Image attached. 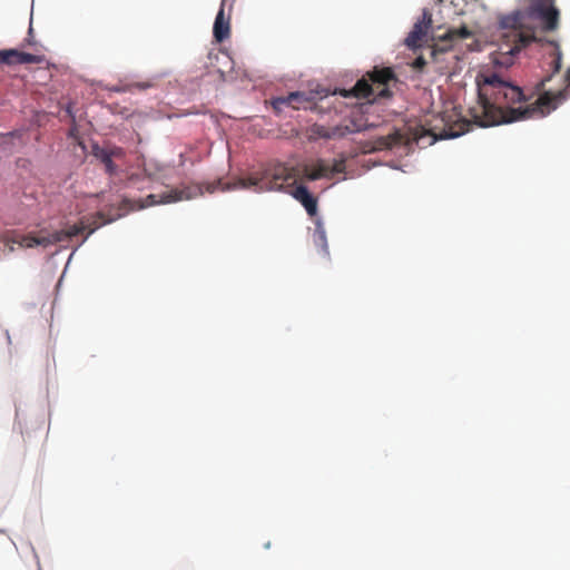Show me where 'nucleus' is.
I'll list each match as a JSON object with an SVG mask.
<instances>
[{"instance_id": "obj_1", "label": "nucleus", "mask_w": 570, "mask_h": 570, "mask_svg": "<svg viewBox=\"0 0 570 570\" xmlns=\"http://www.w3.org/2000/svg\"><path fill=\"white\" fill-rule=\"evenodd\" d=\"M478 105L485 118L503 115L502 108L497 100L503 99L512 104L527 102V96L519 85L509 79H503L498 72L490 75L478 73L475 77Z\"/></svg>"}, {"instance_id": "obj_2", "label": "nucleus", "mask_w": 570, "mask_h": 570, "mask_svg": "<svg viewBox=\"0 0 570 570\" xmlns=\"http://www.w3.org/2000/svg\"><path fill=\"white\" fill-rule=\"evenodd\" d=\"M557 12L554 8L549 11L542 10L541 0H530V4L524 9H514L509 13L502 14L498 22V28L505 30L512 29L521 22L523 18L541 21V29L547 32L556 30Z\"/></svg>"}, {"instance_id": "obj_3", "label": "nucleus", "mask_w": 570, "mask_h": 570, "mask_svg": "<svg viewBox=\"0 0 570 570\" xmlns=\"http://www.w3.org/2000/svg\"><path fill=\"white\" fill-rule=\"evenodd\" d=\"M507 111L509 112L508 117H502V115H500L492 118H487L488 120H481L479 119V115L473 110L472 118L476 127L487 129L492 127L511 125L521 120H527L531 118L534 114H537V107H533V105L524 107L510 106L507 108Z\"/></svg>"}, {"instance_id": "obj_4", "label": "nucleus", "mask_w": 570, "mask_h": 570, "mask_svg": "<svg viewBox=\"0 0 570 570\" xmlns=\"http://www.w3.org/2000/svg\"><path fill=\"white\" fill-rule=\"evenodd\" d=\"M46 57L43 55H33L21 51L17 48H8L0 50V63L6 66L41 63Z\"/></svg>"}, {"instance_id": "obj_5", "label": "nucleus", "mask_w": 570, "mask_h": 570, "mask_svg": "<svg viewBox=\"0 0 570 570\" xmlns=\"http://www.w3.org/2000/svg\"><path fill=\"white\" fill-rule=\"evenodd\" d=\"M293 199L298 202L309 217H318V198L305 184H298L289 191Z\"/></svg>"}, {"instance_id": "obj_6", "label": "nucleus", "mask_w": 570, "mask_h": 570, "mask_svg": "<svg viewBox=\"0 0 570 570\" xmlns=\"http://www.w3.org/2000/svg\"><path fill=\"white\" fill-rule=\"evenodd\" d=\"M230 37L229 17H226L224 10V1L215 17L213 24V38L217 43H223Z\"/></svg>"}, {"instance_id": "obj_7", "label": "nucleus", "mask_w": 570, "mask_h": 570, "mask_svg": "<svg viewBox=\"0 0 570 570\" xmlns=\"http://www.w3.org/2000/svg\"><path fill=\"white\" fill-rule=\"evenodd\" d=\"M316 95H318V91L316 90H309L308 92L299 90L291 91L286 96L274 97L272 99V107L276 112H281L284 104H287L288 101H313L316 98Z\"/></svg>"}, {"instance_id": "obj_8", "label": "nucleus", "mask_w": 570, "mask_h": 570, "mask_svg": "<svg viewBox=\"0 0 570 570\" xmlns=\"http://www.w3.org/2000/svg\"><path fill=\"white\" fill-rule=\"evenodd\" d=\"M313 243H314L315 247L317 248V252L320 255H322L325 258H330V249H328L326 229L324 226L323 218L320 216L315 219Z\"/></svg>"}, {"instance_id": "obj_9", "label": "nucleus", "mask_w": 570, "mask_h": 570, "mask_svg": "<svg viewBox=\"0 0 570 570\" xmlns=\"http://www.w3.org/2000/svg\"><path fill=\"white\" fill-rule=\"evenodd\" d=\"M313 134L323 139H340L352 134V131L350 126L336 125L334 127H325L324 125H315Z\"/></svg>"}, {"instance_id": "obj_10", "label": "nucleus", "mask_w": 570, "mask_h": 570, "mask_svg": "<svg viewBox=\"0 0 570 570\" xmlns=\"http://www.w3.org/2000/svg\"><path fill=\"white\" fill-rule=\"evenodd\" d=\"M462 122L465 125L464 129H461V130L443 129L439 134H431L429 130H425L423 136L424 135L431 136L430 146H433L439 141L451 140V139H456V138L463 137L464 135H466L470 131L471 124L466 119H463V118H462Z\"/></svg>"}, {"instance_id": "obj_11", "label": "nucleus", "mask_w": 570, "mask_h": 570, "mask_svg": "<svg viewBox=\"0 0 570 570\" xmlns=\"http://www.w3.org/2000/svg\"><path fill=\"white\" fill-rule=\"evenodd\" d=\"M91 153L96 159L102 163L106 167V171L110 175L117 171V166L112 161V153L106 148L99 146L97 141L91 142Z\"/></svg>"}, {"instance_id": "obj_12", "label": "nucleus", "mask_w": 570, "mask_h": 570, "mask_svg": "<svg viewBox=\"0 0 570 570\" xmlns=\"http://www.w3.org/2000/svg\"><path fill=\"white\" fill-rule=\"evenodd\" d=\"M347 92L345 98L355 97V98H366L367 101L372 99L374 95L373 87L363 78L358 79L355 85L348 90H344Z\"/></svg>"}, {"instance_id": "obj_13", "label": "nucleus", "mask_w": 570, "mask_h": 570, "mask_svg": "<svg viewBox=\"0 0 570 570\" xmlns=\"http://www.w3.org/2000/svg\"><path fill=\"white\" fill-rule=\"evenodd\" d=\"M532 105L537 107V112H540L542 117H546L558 108V102L554 101L553 94L550 90L541 95Z\"/></svg>"}, {"instance_id": "obj_14", "label": "nucleus", "mask_w": 570, "mask_h": 570, "mask_svg": "<svg viewBox=\"0 0 570 570\" xmlns=\"http://www.w3.org/2000/svg\"><path fill=\"white\" fill-rule=\"evenodd\" d=\"M431 26H432V16H431L430 11L426 8H424L422 11V18L417 19L414 22L411 30L414 31L415 33L420 35L421 37H425L428 35Z\"/></svg>"}, {"instance_id": "obj_15", "label": "nucleus", "mask_w": 570, "mask_h": 570, "mask_svg": "<svg viewBox=\"0 0 570 570\" xmlns=\"http://www.w3.org/2000/svg\"><path fill=\"white\" fill-rule=\"evenodd\" d=\"M305 175L308 180L315 181L323 177L328 178L326 173V164L323 160H318L316 164L306 167Z\"/></svg>"}, {"instance_id": "obj_16", "label": "nucleus", "mask_w": 570, "mask_h": 570, "mask_svg": "<svg viewBox=\"0 0 570 570\" xmlns=\"http://www.w3.org/2000/svg\"><path fill=\"white\" fill-rule=\"evenodd\" d=\"M183 200V191L178 188H173L159 195L158 203L160 205L174 204Z\"/></svg>"}, {"instance_id": "obj_17", "label": "nucleus", "mask_w": 570, "mask_h": 570, "mask_svg": "<svg viewBox=\"0 0 570 570\" xmlns=\"http://www.w3.org/2000/svg\"><path fill=\"white\" fill-rule=\"evenodd\" d=\"M19 245L23 246V247H28V248L36 247V246L47 247V246H49V240L46 239V237H36L32 235H27L21 238V240L19 242Z\"/></svg>"}, {"instance_id": "obj_18", "label": "nucleus", "mask_w": 570, "mask_h": 570, "mask_svg": "<svg viewBox=\"0 0 570 570\" xmlns=\"http://www.w3.org/2000/svg\"><path fill=\"white\" fill-rule=\"evenodd\" d=\"M423 37L415 33L414 31H410L407 36L405 37L403 43L410 49L411 51H417L422 48V45L419 42Z\"/></svg>"}, {"instance_id": "obj_19", "label": "nucleus", "mask_w": 570, "mask_h": 570, "mask_svg": "<svg viewBox=\"0 0 570 570\" xmlns=\"http://www.w3.org/2000/svg\"><path fill=\"white\" fill-rule=\"evenodd\" d=\"M180 190L183 191V199L186 200H191L203 195V188L200 185L187 186Z\"/></svg>"}, {"instance_id": "obj_20", "label": "nucleus", "mask_w": 570, "mask_h": 570, "mask_svg": "<svg viewBox=\"0 0 570 570\" xmlns=\"http://www.w3.org/2000/svg\"><path fill=\"white\" fill-rule=\"evenodd\" d=\"M517 41H518V45L522 48H527L528 46H530L532 42H541V38H538L534 33H531V35H522V33H519L517 36Z\"/></svg>"}, {"instance_id": "obj_21", "label": "nucleus", "mask_w": 570, "mask_h": 570, "mask_svg": "<svg viewBox=\"0 0 570 570\" xmlns=\"http://www.w3.org/2000/svg\"><path fill=\"white\" fill-rule=\"evenodd\" d=\"M396 79V73L392 69L377 70L375 75V81L386 82Z\"/></svg>"}, {"instance_id": "obj_22", "label": "nucleus", "mask_w": 570, "mask_h": 570, "mask_svg": "<svg viewBox=\"0 0 570 570\" xmlns=\"http://www.w3.org/2000/svg\"><path fill=\"white\" fill-rule=\"evenodd\" d=\"M343 171H345V164L343 160L334 159L331 166L326 165V173L328 174V178Z\"/></svg>"}, {"instance_id": "obj_23", "label": "nucleus", "mask_w": 570, "mask_h": 570, "mask_svg": "<svg viewBox=\"0 0 570 570\" xmlns=\"http://www.w3.org/2000/svg\"><path fill=\"white\" fill-rule=\"evenodd\" d=\"M556 0H541V4H542V10L544 11H549L550 8H554V11L558 13L557 14V20H556V30L559 28V23H560V10L558 9V7L556 6L554 3Z\"/></svg>"}, {"instance_id": "obj_24", "label": "nucleus", "mask_w": 570, "mask_h": 570, "mask_svg": "<svg viewBox=\"0 0 570 570\" xmlns=\"http://www.w3.org/2000/svg\"><path fill=\"white\" fill-rule=\"evenodd\" d=\"M392 90L389 87H384L379 91L376 97H372V99L367 101V105H374L377 101V99H390L392 98Z\"/></svg>"}, {"instance_id": "obj_25", "label": "nucleus", "mask_w": 570, "mask_h": 570, "mask_svg": "<svg viewBox=\"0 0 570 570\" xmlns=\"http://www.w3.org/2000/svg\"><path fill=\"white\" fill-rule=\"evenodd\" d=\"M492 65L493 67L495 68H504V69H509L511 68L513 65H514V61L513 59L511 58H508V59H504V60H501L497 57H493L492 58Z\"/></svg>"}, {"instance_id": "obj_26", "label": "nucleus", "mask_w": 570, "mask_h": 570, "mask_svg": "<svg viewBox=\"0 0 570 570\" xmlns=\"http://www.w3.org/2000/svg\"><path fill=\"white\" fill-rule=\"evenodd\" d=\"M65 238H67L65 230H57V232L52 233L50 236L46 237V239L49 240V245L59 243V242L63 240Z\"/></svg>"}, {"instance_id": "obj_27", "label": "nucleus", "mask_w": 570, "mask_h": 570, "mask_svg": "<svg viewBox=\"0 0 570 570\" xmlns=\"http://www.w3.org/2000/svg\"><path fill=\"white\" fill-rule=\"evenodd\" d=\"M561 67H562V52H561V49L558 48V51L556 52V58H554L553 65H552V75L559 72Z\"/></svg>"}, {"instance_id": "obj_28", "label": "nucleus", "mask_w": 570, "mask_h": 570, "mask_svg": "<svg viewBox=\"0 0 570 570\" xmlns=\"http://www.w3.org/2000/svg\"><path fill=\"white\" fill-rule=\"evenodd\" d=\"M455 33L461 39H468L472 37V31L466 24H461L456 30Z\"/></svg>"}, {"instance_id": "obj_29", "label": "nucleus", "mask_w": 570, "mask_h": 570, "mask_svg": "<svg viewBox=\"0 0 570 570\" xmlns=\"http://www.w3.org/2000/svg\"><path fill=\"white\" fill-rule=\"evenodd\" d=\"M428 65L426 59L419 55L411 63L412 68L415 70H422Z\"/></svg>"}, {"instance_id": "obj_30", "label": "nucleus", "mask_w": 570, "mask_h": 570, "mask_svg": "<svg viewBox=\"0 0 570 570\" xmlns=\"http://www.w3.org/2000/svg\"><path fill=\"white\" fill-rule=\"evenodd\" d=\"M22 136V131L21 130H11L4 135H0V140H3V142H7L8 140L10 139H13V138H21Z\"/></svg>"}, {"instance_id": "obj_31", "label": "nucleus", "mask_w": 570, "mask_h": 570, "mask_svg": "<svg viewBox=\"0 0 570 570\" xmlns=\"http://www.w3.org/2000/svg\"><path fill=\"white\" fill-rule=\"evenodd\" d=\"M259 180L257 178H248L246 180L239 179V188L246 189L249 187H256Z\"/></svg>"}, {"instance_id": "obj_32", "label": "nucleus", "mask_w": 570, "mask_h": 570, "mask_svg": "<svg viewBox=\"0 0 570 570\" xmlns=\"http://www.w3.org/2000/svg\"><path fill=\"white\" fill-rule=\"evenodd\" d=\"M26 42L29 46H35L36 45V39H35V36H33V27H32V14L30 16V23H29V28H28V35H27V38H26Z\"/></svg>"}, {"instance_id": "obj_33", "label": "nucleus", "mask_w": 570, "mask_h": 570, "mask_svg": "<svg viewBox=\"0 0 570 570\" xmlns=\"http://www.w3.org/2000/svg\"><path fill=\"white\" fill-rule=\"evenodd\" d=\"M82 230H83L82 226L73 225L65 232H66L67 238H71V237H75V236L79 235L80 233H82Z\"/></svg>"}, {"instance_id": "obj_34", "label": "nucleus", "mask_w": 570, "mask_h": 570, "mask_svg": "<svg viewBox=\"0 0 570 570\" xmlns=\"http://www.w3.org/2000/svg\"><path fill=\"white\" fill-rule=\"evenodd\" d=\"M160 205L158 203L157 196L155 194H148L146 196V203L140 206L141 209L146 208L147 206H155Z\"/></svg>"}, {"instance_id": "obj_35", "label": "nucleus", "mask_w": 570, "mask_h": 570, "mask_svg": "<svg viewBox=\"0 0 570 570\" xmlns=\"http://www.w3.org/2000/svg\"><path fill=\"white\" fill-rule=\"evenodd\" d=\"M554 101L558 102V106L567 100L568 92L566 89L559 90L556 95H553Z\"/></svg>"}, {"instance_id": "obj_36", "label": "nucleus", "mask_w": 570, "mask_h": 570, "mask_svg": "<svg viewBox=\"0 0 570 570\" xmlns=\"http://www.w3.org/2000/svg\"><path fill=\"white\" fill-rule=\"evenodd\" d=\"M96 232V228L90 229V232L87 234V236L82 239V242L71 252L69 256V261H71L75 253L88 240V238Z\"/></svg>"}, {"instance_id": "obj_37", "label": "nucleus", "mask_w": 570, "mask_h": 570, "mask_svg": "<svg viewBox=\"0 0 570 570\" xmlns=\"http://www.w3.org/2000/svg\"><path fill=\"white\" fill-rule=\"evenodd\" d=\"M521 47L519 45H515L513 47H511L507 52L505 55L509 56V58H513L515 56H518L520 52H521Z\"/></svg>"}, {"instance_id": "obj_38", "label": "nucleus", "mask_w": 570, "mask_h": 570, "mask_svg": "<svg viewBox=\"0 0 570 570\" xmlns=\"http://www.w3.org/2000/svg\"><path fill=\"white\" fill-rule=\"evenodd\" d=\"M223 191H230L236 188H239V180L237 183H227L220 186Z\"/></svg>"}, {"instance_id": "obj_39", "label": "nucleus", "mask_w": 570, "mask_h": 570, "mask_svg": "<svg viewBox=\"0 0 570 570\" xmlns=\"http://www.w3.org/2000/svg\"><path fill=\"white\" fill-rule=\"evenodd\" d=\"M65 111L71 118L72 122L75 124L76 122V114L73 111V107H72L71 102L67 104V106L65 107Z\"/></svg>"}, {"instance_id": "obj_40", "label": "nucleus", "mask_w": 570, "mask_h": 570, "mask_svg": "<svg viewBox=\"0 0 570 570\" xmlns=\"http://www.w3.org/2000/svg\"><path fill=\"white\" fill-rule=\"evenodd\" d=\"M375 127H376L375 124H365L364 126H362V128H351V131H352V134H356V132L365 131V130H368V129H372Z\"/></svg>"}, {"instance_id": "obj_41", "label": "nucleus", "mask_w": 570, "mask_h": 570, "mask_svg": "<svg viewBox=\"0 0 570 570\" xmlns=\"http://www.w3.org/2000/svg\"><path fill=\"white\" fill-rule=\"evenodd\" d=\"M265 190L266 191H283L284 190V186L283 185H268L265 187Z\"/></svg>"}, {"instance_id": "obj_42", "label": "nucleus", "mask_w": 570, "mask_h": 570, "mask_svg": "<svg viewBox=\"0 0 570 570\" xmlns=\"http://www.w3.org/2000/svg\"><path fill=\"white\" fill-rule=\"evenodd\" d=\"M542 41L541 42H546L552 47L556 48V52L558 51V48H560L559 43L557 40H553V39H541Z\"/></svg>"}, {"instance_id": "obj_43", "label": "nucleus", "mask_w": 570, "mask_h": 570, "mask_svg": "<svg viewBox=\"0 0 570 570\" xmlns=\"http://www.w3.org/2000/svg\"><path fill=\"white\" fill-rule=\"evenodd\" d=\"M220 186H222V185H220V183H217V184H209V185H207V188H206V189H207V191H209V193H214V191H215L218 187H220Z\"/></svg>"}, {"instance_id": "obj_44", "label": "nucleus", "mask_w": 570, "mask_h": 570, "mask_svg": "<svg viewBox=\"0 0 570 570\" xmlns=\"http://www.w3.org/2000/svg\"><path fill=\"white\" fill-rule=\"evenodd\" d=\"M0 145H1L4 149H9V150H11V149H12V139L8 140L7 142H3V140H0Z\"/></svg>"}, {"instance_id": "obj_45", "label": "nucleus", "mask_w": 570, "mask_h": 570, "mask_svg": "<svg viewBox=\"0 0 570 570\" xmlns=\"http://www.w3.org/2000/svg\"><path fill=\"white\" fill-rule=\"evenodd\" d=\"M452 37H453L452 32L448 31V32L443 33L442 36H440L439 39L442 41H445V40L452 39Z\"/></svg>"}, {"instance_id": "obj_46", "label": "nucleus", "mask_w": 570, "mask_h": 570, "mask_svg": "<svg viewBox=\"0 0 570 570\" xmlns=\"http://www.w3.org/2000/svg\"><path fill=\"white\" fill-rule=\"evenodd\" d=\"M136 87L141 90H145L150 87V83L149 82H139V83H136Z\"/></svg>"}, {"instance_id": "obj_47", "label": "nucleus", "mask_w": 570, "mask_h": 570, "mask_svg": "<svg viewBox=\"0 0 570 570\" xmlns=\"http://www.w3.org/2000/svg\"><path fill=\"white\" fill-rule=\"evenodd\" d=\"M109 90L114 91V92H124V91H126V88L116 86V87L110 88Z\"/></svg>"}, {"instance_id": "obj_48", "label": "nucleus", "mask_w": 570, "mask_h": 570, "mask_svg": "<svg viewBox=\"0 0 570 570\" xmlns=\"http://www.w3.org/2000/svg\"><path fill=\"white\" fill-rule=\"evenodd\" d=\"M122 215H118L117 217H111V218H108L104 222L102 225H107V224H111L114 222H116L118 218H120Z\"/></svg>"}, {"instance_id": "obj_49", "label": "nucleus", "mask_w": 570, "mask_h": 570, "mask_svg": "<svg viewBox=\"0 0 570 570\" xmlns=\"http://www.w3.org/2000/svg\"><path fill=\"white\" fill-rule=\"evenodd\" d=\"M344 90H345L344 88H336L335 91H334V95H340L342 97H345V95L347 92H344Z\"/></svg>"}, {"instance_id": "obj_50", "label": "nucleus", "mask_w": 570, "mask_h": 570, "mask_svg": "<svg viewBox=\"0 0 570 570\" xmlns=\"http://www.w3.org/2000/svg\"><path fill=\"white\" fill-rule=\"evenodd\" d=\"M76 131H77V127H76V122H75L73 126L70 128L68 136L72 137Z\"/></svg>"}, {"instance_id": "obj_51", "label": "nucleus", "mask_w": 570, "mask_h": 570, "mask_svg": "<svg viewBox=\"0 0 570 570\" xmlns=\"http://www.w3.org/2000/svg\"><path fill=\"white\" fill-rule=\"evenodd\" d=\"M564 79L570 85V68L567 69L566 73H564Z\"/></svg>"}, {"instance_id": "obj_52", "label": "nucleus", "mask_w": 570, "mask_h": 570, "mask_svg": "<svg viewBox=\"0 0 570 570\" xmlns=\"http://www.w3.org/2000/svg\"><path fill=\"white\" fill-rule=\"evenodd\" d=\"M351 124L353 126L352 128H362V126L357 125L355 120H352Z\"/></svg>"}, {"instance_id": "obj_53", "label": "nucleus", "mask_w": 570, "mask_h": 570, "mask_svg": "<svg viewBox=\"0 0 570 570\" xmlns=\"http://www.w3.org/2000/svg\"><path fill=\"white\" fill-rule=\"evenodd\" d=\"M552 76H549L547 78H544V80H542V85H544L547 81H549L551 79Z\"/></svg>"}, {"instance_id": "obj_54", "label": "nucleus", "mask_w": 570, "mask_h": 570, "mask_svg": "<svg viewBox=\"0 0 570 570\" xmlns=\"http://www.w3.org/2000/svg\"><path fill=\"white\" fill-rule=\"evenodd\" d=\"M8 249H9V252H13V250H14L13 245H9V246H8Z\"/></svg>"}, {"instance_id": "obj_55", "label": "nucleus", "mask_w": 570, "mask_h": 570, "mask_svg": "<svg viewBox=\"0 0 570 570\" xmlns=\"http://www.w3.org/2000/svg\"><path fill=\"white\" fill-rule=\"evenodd\" d=\"M264 548L265 549H269L271 548V542L268 541L267 543H265Z\"/></svg>"}, {"instance_id": "obj_56", "label": "nucleus", "mask_w": 570, "mask_h": 570, "mask_svg": "<svg viewBox=\"0 0 570 570\" xmlns=\"http://www.w3.org/2000/svg\"><path fill=\"white\" fill-rule=\"evenodd\" d=\"M322 92H324V96H322L321 98H324V97H327V96H328L327 91L322 90Z\"/></svg>"}, {"instance_id": "obj_57", "label": "nucleus", "mask_w": 570, "mask_h": 570, "mask_svg": "<svg viewBox=\"0 0 570 570\" xmlns=\"http://www.w3.org/2000/svg\"><path fill=\"white\" fill-rule=\"evenodd\" d=\"M79 145H80V147H81L83 150L86 149V146H85V144H83V142H80Z\"/></svg>"}, {"instance_id": "obj_58", "label": "nucleus", "mask_w": 570, "mask_h": 570, "mask_svg": "<svg viewBox=\"0 0 570 570\" xmlns=\"http://www.w3.org/2000/svg\"><path fill=\"white\" fill-rule=\"evenodd\" d=\"M62 277H63V275L60 277V279H59V282H58V286H60V285H61V283H62Z\"/></svg>"}, {"instance_id": "obj_59", "label": "nucleus", "mask_w": 570, "mask_h": 570, "mask_svg": "<svg viewBox=\"0 0 570 570\" xmlns=\"http://www.w3.org/2000/svg\"><path fill=\"white\" fill-rule=\"evenodd\" d=\"M7 336H8V340L10 341L11 340V336L9 335V332L7 331Z\"/></svg>"}, {"instance_id": "obj_60", "label": "nucleus", "mask_w": 570, "mask_h": 570, "mask_svg": "<svg viewBox=\"0 0 570 570\" xmlns=\"http://www.w3.org/2000/svg\"><path fill=\"white\" fill-rule=\"evenodd\" d=\"M37 563H38V570H41V567H40V563H39V561H37Z\"/></svg>"}, {"instance_id": "obj_61", "label": "nucleus", "mask_w": 570, "mask_h": 570, "mask_svg": "<svg viewBox=\"0 0 570 570\" xmlns=\"http://www.w3.org/2000/svg\"><path fill=\"white\" fill-rule=\"evenodd\" d=\"M2 532V530H0V533Z\"/></svg>"}]
</instances>
